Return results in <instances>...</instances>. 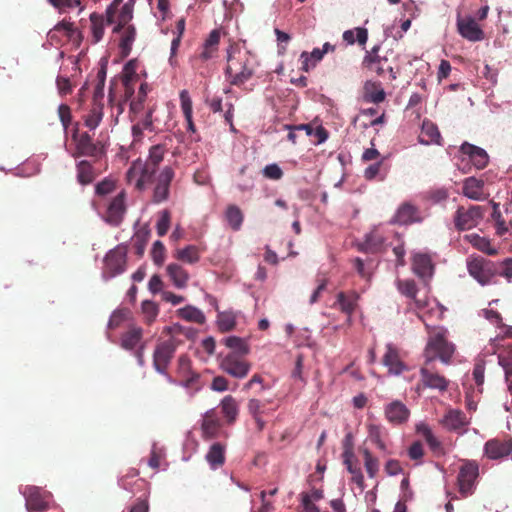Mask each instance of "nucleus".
Here are the masks:
<instances>
[{"instance_id": "f257e3e1", "label": "nucleus", "mask_w": 512, "mask_h": 512, "mask_svg": "<svg viewBox=\"0 0 512 512\" xmlns=\"http://www.w3.org/2000/svg\"><path fill=\"white\" fill-rule=\"evenodd\" d=\"M258 66L255 56L248 50L233 43L227 49L225 76L234 86H241L250 80Z\"/></svg>"}, {"instance_id": "f03ea898", "label": "nucleus", "mask_w": 512, "mask_h": 512, "mask_svg": "<svg viewBox=\"0 0 512 512\" xmlns=\"http://www.w3.org/2000/svg\"><path fill=\"white\" fill-rule=\"evenodd\" d=\"M428 333L426 346L423 350L424 361L433 364L439 359L443 364H450L456 351L454 343L448 340V331L444 327H431L425 323Z\"/></svg>"}, {"instance_id": "7ed1b4c3", "label": "nucleus", "mask_w": 512, "mask_h": 512, "mask_svg": "<svg viewBox=\"0 0 512 512\" xmlns=\"http://www.w3.org/2000/svg\"><path fill=\"white\" fill-rule=\"evenodd\" d=\"M92 204L94 208L98 210L103 220L109 225L117 227L123 222L124 216L127 211L125 191L122 190L116 196H114L107 203L102 212L100 210V200H93Z\"/></svg>"}, {"instance_id": "20e7f679", "label": "nucleus", "mask_w": 512, "mask_h": 512, "mask_svg": "<svg viewBox=\"0 0 512 512\" xmlns=\"http://www.w3.org/2000/svg\"><path fill=\"white\" fill-rule=\"evenodd\" d=\"M379 52L380 45H375L370 50H367L362 60L363 68L380 77H383L385 73L388 72L390 80H395L397 78V72L394 71L388 55L382 56Z\"/></svg>"}, {"instance_id": "39448f33", "label": "nucleus", "mask_w": 512, "mask_h": 512, "mask_svg": "<svg viewBox=\"0 0 512 512\" xmlns=\"http://www.w3.org/2000/svg\"><path fill=\"white\" fill-rule=\"evenodd\" d=\"M182 341L176 337L158 340L153 352V365L157 372L165 374Z\"/></svg>"}, {"instance_id": "423d86ee", "label": "nucleus", "mask_w": 512, "mask_h": 512, "mask_svg": "<svg viewBox=\"0 0 512 512\" xmlns=\"http://www.w3.org/2000/svg\"><path fill=\"white\" fill-rule=\"evenodd\" d=\"M136 0H113L106 9L107 24H115L113 32H119L123 25L128 24L133 19V10Z\"/></svg>"}, {"instance_id": "0eeeda50", "label": "nucleus", "mask_w": 512, "mask_h": 512, "mask_svg": "<svg viewBox=\"0 0 512 512\" xmlns=\"http://www.w3.org/2000/svg\"><path fill=\"white\" fill-rule=\"evenodd\" d=\"M469 274L481 285H487L496 275V268L492 261L481 256L471 255L467 259Z\"/></svg>"}, {"instance_id": "6e6552de", "label": "nucleus", "mask_w": 512, "mask_h": 512, "mask_svg": "<svg viewBox=\"0 0 512 512\" xmlns=\"http://www.w3.org/2000/svg\"><path fill=\"white\" fill-rule=\"evenodd\" d=\"M486 208L472 205L468 209L459 207L454 215V225L457 230L464 231L476 227L483 219Z\"/></svg>"}, {"instance_id": "1a4fd4ad", "label": "nucleus", "mask_w": 512, "mask_h": 512, "mask_svg": "<svg viewBox=\"0 0 512 512\" xmlns=\"http://www.w3.org/2000/svg\"><path fill=\"white\" fill-rule=\"evenodd\" d=\"M72 141L75 143L74 158L87 156L99 159L104 154L103 147L93 142L92 137L87 133H79L77 130L72 134Z\"/></svg>"}, {"instance_id": "9d476101", "label": "nucleus", "mask_w": 512, "mask_h": 512, "mask_svg": "<svg viewBox=\"0 0 512 512\" xmlns=\"http://www.w3.org/2000/svg\"><path fill=\"white\" fill-rule=\"evenodd\" d=\"M420 381L419 387L429 388L433 390H438L439 392H445L449 386V380L434 368L433 364H428L424 361L423 365L420 368Z\"/></svg>"}, {"instance_id": "9b49d317", "label": "nucleus", "mask_w": 512, "mask_h": 512, "mask_svg": "<svg viewBox=\"0 0 512 512\" xmlns=\"http://www.w3.org/2000/svg\"><path fill=\"white\" fill-rule=\"evenodd\" d=\"M245 356L230 352L222 358L220 368L234 378H245L251 369V364Z\"/></svg>"}, {"instance_id": "f8f14e48", "label": "nucleus", "mask_w": 512, "mask_h": 512, "mask_svg": "<svg viewBox=\"0 0 512 512\" xmlns=\"http://www.w3.org/2000/svg\"><path fill=\"white\" fill-rule=\"evenodd\" d=\"M479 476V466L475 461H465L460 467L457 482L459 492L466 497L474 491L476 479Z\"/></svg>"}, {"instance_id": "ddd939ff", "label": "nucleus", "mask_w": 512, "mask_h": 512, "mask_svg": "<svg viewBox=\"0 0 512 512\" xmlns=\"http://www.w3.org/2000/svg\"><path fill=\"white\" fill-rule=\"evenodd\" d=\"M25 498V506L28 512H43L49 507L50 493L37 486H26L22 491Z\"/></svg>"}, {"instance_id": "4468645a", "label": "nucleus", "mask_w": 512, "mask_h": 512, "mask_svg": "<svg viewBox=\"0 0 512 512\" xmlns=\"http://www.w3.org/2000/svg\"><path fill=\"white\" fill-rule=\"evenodd\" d=\"M153 176L152 169L147 168V164H143L140 159L134 161L126 173L127 181L135 182V186L139 190L144 189L146 184L152 181Z\"/></svg>"}, {"instance_id": "2eb2a0df", "label": "nucleus", "mask_w": 512, "mask_h": 512, "mask_svg": "<svg viewBox=\"0 0 512 512\" xmlns=\"http://www.w3.org/2000/svg\"><path fill=\"white\" fill-rule=\"evenodd\" d=\"M175 172L172 167L165 166L156 178V184L153 191V202L161 203L169 197V188L174 179Z\"/></svg>"}, {"instance_id": "dca6fc26", "label": "nucleus", "mask_w": 512, "mask_h": 512, "mask_svg": "<svg viewBox=\"0 0 512 512\" xmlns=\"http://www.w3.org/2000/svg\"><path fill=\"white\" fill-rule=\"evenodd\" d=\"M359 299L360 294L355 290H349L346 292L340 291L336 295V301L333 304V307L347 315V322L351 323V318L358 307Z\"/></svg>"}, {"instance_id": "f3484780", "label": "nucleus", "mask_w": 512, "mask_h": 512, "mask_svg": "<svg viewBox=\"0 0 512 512\" xmlns=\"http://www.w3.org/2000/svg\"><path fill=\"white\" fill-rule=\"evenodd\" d=\"M458 33L471 42L482 41L485 38L484 31L480 28L474 18L460 17L457 18Z\"/></svg>"}, {"instance_id": "a211bd4d", "label": "nucleus", "mask_w": 512, "mask_h": 512, "mask_svg": "<svg viewBox=\"0 0 512 512\" xmlns=\"http://www.w3.org/2000/svg\"><path fill=\"white\" fill-rule=\"evenodd\" d=\"M410 414L409 408L400 400L391 401L384 406L385 418L394 426L405 424Z\"/></svg>"}, {"instance_id": "6ab92c4d", "label": "nucleus", "mask_w": 512, "mask_h": 512, "mask_svg": "<svg viewBox=\"0 0 512 512\" xmlns=\"http://www.w3.org/2000/svg\"><path fill=\"white\" fill-rule=\"evenodd\" d=\"M422 220L423 217L419 208L411 202H404L398 207L392 222L399 225H410L419 223Z\"/></svg>"}, {"instance_id": "aec40b11", "label": "nucleus", "mask_w": 512, "mask_h": 512, "mask_svg": "<svg viewBox=\"0 0 512 512\" xmlns=\"http://www.w3.org/2000/svg\"><path fill=\"white\" fill-rule=\"evenodd\" d=\"M382 363L393 375H400L407 370V366L401 360L398 348L392 343L386 345V352L383 355Z\"/></svg>"}, {"instance_id": "412c9836", "label": "nucleus", "mask_w": 512, "mask_h": 512, "mask_svg": "<svg viewBox=\"0 0 512 512\" xmlns=\"http://www.w3.org/2000/svg\"><path fill=\"white\" fill-rule=\"evenodd\" d=\"M512 452L511 439H490L484 445L485 455L492 460H497L508 456Z\"/></svg>"}, {"instance_id": "4be33fe9", "label": "nucleus", "mask_w": 512, "mask_h": 512, "mask_svg": "<svg viewBox=\"0 0 512 512\" xmlns=\"http://www.w3.org/2000/svg\"><path fill=\"white\" fill-rule=\"evenodd\" d=\"M460 151L464 156H467L468 162H471L476 169L481 170L487 166L489 157L484 149L464 142L460 147Z\"/></svg>"}, {"instance_id": "5701e85b", "label": "nucleus", "mask_w": 512, "mask_h": 512, "mask_svg": "<svg viewBox=\"0 0 512 512\" xmlns=\"http://www.w3.org/2000/svg\"><path fill=\"white\" fill-rule=\"evenodd\" d=\"M104 262L109 277H114L125 271L126 254L121 249L111 250L106 255Z\"/></svg>"}, {"instance_id": "b1692460", "label": "nucleus", "mask_w": 512, "mask_h": 512, "mask_svg": "<svg viewBox=\"0 0 512 512\" xmlns=\"http://www.w3.org/2000/svg\"><path fill=\"white\" fill-rule=\"evenodd\" d=\"M462 193L471 200H486L489 194L484 192V181L475 177H468L463 181Z\"/></svg>"}, {"instance_id": "393cba45", "label": "nucleus", "mask_w": 512, "mask_h": 512, "mask_svg": "<svg viewBox=\"0 0 512 512\" xmlns=\"http://www.w3.org/2000/svg\"><path fill=\"white\" fill-rule=\"evenodd\" d=\"M439 423L448 431H458L468 425L466 415L459 409L447 410Z\"/></svg>"}, {"instance_id": "a878e982", "label": "nucleus", "mask_w": 512, "mask_h": 512, "mask_svg": "<svg viewBox=\"0 0 512 512\" xmlns=\"http://www.w3.org/2000/svg\"><path fill=\"white\" fill-rule=\"evenodd\" d=\"M343 462L347 467V470L352 475V481L361 489L363 490L365 487L364 484V476L362 474L361 467L357 460L354 459V452L352 451V448H346L345 451H343Z\"/></svg>"}, {"instance_id": "bb28decb", "label": "nucleus", "mask_w": 512, "mask_h": 512, "mask_svg": "<svg viewBox=\"0 0 512 512\" xmlns=\"http://www.w3.org/2000/svg\"><path fill=\"white\" fill-rule=\"evenodd\" d=\"M412 270L420 278H430L434 271V265L429 255L417 253L412 258Z\"/></svg>"}, {"instance_id": "cd10ccee", "label": "nucleus", "mask_w": 512, "mask_h": 512, "mask_svg": "<svg viewBox=\"0 0 512 512\" xmlns=\"http://www.w3.org/2000/svg\"><path fill=\"white\" fill-rule=\"evenodd\" d=\"M418 139L419 142L424 145H441L442 137L437 125L431 120L425 119L422 123L421 133Z\"/></svg>"}, {"instance_id": "c85d7f7f", "label": "nucleus", "mask_w": 512, "mask_h": 512, "mask_svg": "<svg viewBox=\"0 0 512 512\" xmlns=\"http://www.w3.org/2000/svg\"><path fill=\"white\" fill-rule=\"evenodd\" d=\"M220 426V420L217 418L215 410L211 409L207 411L201 424L203 438L211 439L216 437L218 435Z\"/></svg>"}, {"instance_id": "c756f323", "label": "nucleus", "mask_w": 512, "mask_h": 512, "mask_svg": "<svg viewBox=\"0 0 512 512\" xmlns=\"http://www.w3.org/2000/svg\"><path fill=\"white\" fill-rule=\"evenodd\" d=\"M220 37L221 35L218 29H214L210 32L202 46V51L199 54V58L201 60L207 61L216 56L220 44Z\"/></svg>"}, {"instance_id": "7c9ffc66", "label": "nucleus", "mask_w": 512, "mask_h": 512, "mask_svg": "<svg viewBox=\"0 0 512 512\" xmlns=\"http://www.w3.org/2000/svg\"><path fill=\"white\" fill-rule=\"evenodd\" d=\"M121 33L119 47L123 56H128L132 50V45L136 39V28L130 22L120 28Z\"/></svg>"}, {"instance_id": "2f4dec72", "label": "nucleus", "mask_w": 512, "mask_h": 512, "mask_svg": "<svg viewBox=\"0 0 512 512\" xmlns=\"http://www.w3.org/2000/svg\"><path fill=\"white\" fill-rule=\"evenodd\" d=\"M363 90V99L366 102L378 104L385 100L386 93L378 82L367 81Z\"/></svg>"}, {"instance_id": "473e14b6", "label": "nucleus", "mask_w": 512, "mask_h": 512, "mask_svg": "<svg viewBox=\"0 0 512 512\" xmlns=\"http://www.w3.org/2000/svg\"><path fill=\"white\" fill-rule=\"evenodd\" d=\"M205 458L212 469L220 468L225 463V445L220 442L213 443Z\"/></svg>"}, {"instance_id": "72a5a7b5", "label": "nucleus", "mask_w": 512, "mask_h": 512, "mask_svg": "<svg viewBox=\"0 0 512 512\" xmlns=\"http://www.w3.org/2000/svg\"><path fill=\"white\" fill-rule=\"evenodd\" d=\"M221 412L225 417L228 424H232L236 421L239 414V404L237 400L231 395L225 396L221 403Z\"/></svg>"}, {"instance_id": "f704fd0d", "label": "nucleus", "mask_w": 512, "mask_h": 512, "mask_svg": "<svg viewBox=\"0 0 512 512\" xmlns=\"http://www.w3.org/2000/svg\"><path fill=\"white\" fill-rule=\"evenodd\" d=\"M77 181L81 185H88L92 183L97 177V172L93 165L87 160H81L76 165Z\"/></svg>"}, {"instance_id": "c9c22d12", "label": "nucleus", "mask_w": 512, "mask_h": 512, "mask_svg": "<svg viewBox=\"0 0 512 512\" xmlns=\"http://www.w3.org/2000/svg\"><path fill=\"white\" fill-rule=\"evenodd\" d=\"M179 98L181 103V109L187 122V130L194 133L196 131V128L192 119V100L189 96L188 91L182 90L179 94Z\"/></svg>"}, {"instance_id": "e433bc0d", "label": "nucleus", "mask_w": 512, "mask_h": 512, "mask_svg": "<svg viewBox=\"0 0 512 512\" xmlns=\"http://www.w3.org/2000/svg\"><path fill=\"white\" fill-rule=\"evenodd\" d=\"M167 273L177 288H184L187 285L189 275L187 271L176 263L167 266Z\"/></svg>"}, {"instance_id": "4c0bfd02", "label": "nucleus", "mask_w": 512, "mask_h": 512, "mask_svg": "<svg viewBox=\"0 0 512 512\" xmlns=\"http://www.w3.org/2000/svg\"><path fill=\"white\" fill-rule=\"evenodd\" d=\"M465 239L477 250L487 254V255H496L497 249L491 246L490 240L482 237L476 233H472L465 236Z\"/></svg>"}, {"instance_id": "58836bf2", "label": "nucleus", "mask_w": 512, "mask_h": 512, "mask_svg": "<svg viewBox=\"0 0 512 512\" xmlns=\"http://www.w3.org/2000/svg\"><path fill=\"white\" fill-rule=\"evenodd\" d=\"M176 313L180 318L188 322H193L202 325L206 321L204 313L200 309L192 305H187L183 308H180L176 311Z\"/></svg>"}, {"instance_id": "ea45409f", "label": "nucleus", "mask_w": 512, "mask_h": 512, "mask_svg": "<svg viewBox=\"0 0 512 512\" xmlns=\"http://www.w3.org/2000/svg\"><path fill=\"white\" fill-rule=\"evenodd\" d=\"M324 57L322 50L320 48H314L311 53L306 51L302 52L300 55L301 60V70L308 72L311 68H314L318 62H320Z\"/></svg>"}, {"instance_id": "a19ab883", "label": "nucleus", "mask_w": 512, "mask_h": 512, "mask_svg": "<svg viewBox=\"0 0 512 512\" xmlns=\"http://www.w3.org/2000/svg\"><path fill=\"white\" fill-rule=\"evenodd\" d=\"M143 330L140 327H132L121 338V346L124 349H134L142 339Z\"/></svg>"}, {"instance_id": "79ce46f5", "label": "nucleus", "mask_w": 512, "mask_h": 512, "mask_svg": "<svg viewBox=\"0 0 512 512\" xmlns=\"http://www.w3.org/2000/svg\"><path fill=\"white\" fill-rule=\"evenodd\" d=\"M107 17L102 14L92 13L90 15L92 39L94 43L99 42L104 36V26Z\"/></svg>"}, {"instance_id": "37998d69", "label": "nucleus", "mask_w": 512, "mask_h": 512, "mask_svg": "<svg viewBox=\"0 0 512 512\" xmlns=\"http://www.w3.org/2000/svg\"><path fill=\"white\" fill-rule=\"evenodd\" d=\"M106 73V65H102L96 75V84L94 87L92 103L103 104Z\"/></svg>"}, {"instance_id": "c03bdc74", "label": "nucleus", "mask_w": 512, "mask_h": 512, "mask_svg": "<svg viewBox=\"0 0 512 512\" xmlns=\"http://www.w3.org/2000/svg\"><path fill=\"white\" fill-rule=\"evenodd\" d=\"M164 154V145L157 144L150 148L148 159L143 162V164H147V168L152 169L153 175L155 174L158 165L163 161Z\"/></svg>"}, {"instance_id": "a18cd8bd", "label": "nucleus", "mask_w": 512, "mask_h": 512, "mask_svg": "<svg viewBox=\"0 0 512 512\" xmlns=\"http://www.w3.org/2000/svg\"><path fill=\"white\" fill-rule=\"evenodd\" d=\"M103 118V104L92 103V107L85 116V125L91 129H96Z\"/></svg>"}, {"instance_id": "49530a36", "label": "nucleus", "mask_w": 512, "mask_h": 512, "mask_svg": "<svg viewBox=\"0 0 512 512\" xmlns=\"http://www.w3.org/2000/svg\"><path fill=\"white\" fill-rule=\"evenodd\" d=\"M175 257L185 263L194 264L200 259L199 249L195 245H188L176 251Z\"/></svg>"}, {"instance_id": "de8ad7c7", "label": "nucleus", "mask_w": 512, "mask_h": 512, "mask_svg": "<svg viewBox=\"0 0 512 512\" xmlns=\"http://www.w3.org/2000/svg\"><path fill=\"white\" fill-rule=\"evenodd\" d=\"M225 216L228 224L233 230L237 231L240 229L243 223V213L239 207L236 205H229L227 207Z\"/></svg>"}, {"instance_id": "09e8293b", "label": "nucleus", "mask_w": 512, "mask_h": 512, "mask_svg": "<svg viewBox=\"0 0 512 512\" xmlns=\"http://www.w3.org/2000/svg\"><path fill=\"white\" fill-rule=\"evenodd\" d=\"M217 325L221 332H228L236 326V316L231 311L219 312L217 315Z\"/></svg>"}, {"instance_id": "8fccbe9b", "label": "nucleus", "mask_w": 512, "mask_h": 512, "mask_svg": "<svg viewBox=\"0 0 512 512\" xmlns=\"http://www.w3.org/2000/svg\"><path fill=\"white\" fill-rule=\"evenodd\" d=\"M224 344L232 350L231 352L238 353L239 355H247L250 351L247 342L237 336H229L225 338Z\"/></svg>"}, {"instance_id": "3c124183", "label": "nucleus", "mask_w": 512, "mask_h": 512, "mask_svg": "<svg viewBox=\"0 0 512 512\" xmlns=\"http://www.w3.org/2000/svg\"><path fill=\"white\" fill-rule=\"evenodd\" d=\"M150 237V231L147 229L138 230L132 238L135 254L142 256L145 251L146 244Z\"/></svg>"}, {"instance_id": "603ef678", "label": "nucleus", "mask_w": 512, "mask_h": 512, "mask_svg": "<svg viewBox=\"0 0 512 512\" xmlns=\"http://www.w3.org/2000/svg\"><path fill=\"white\" fill-rule=\"evenodd\" d=\"M163 333L169 335V337H176L178 335H184L188 339H193L196 335V330L191 327H185L181 324L175 323L171 326L165 327Z\"/></svg>"}, {"instance_id": "864d4df0", "label": "nucleus", "mask_w": 512, "mask_h": 512, "mask_svg": "<svg viewBox=\"0 0 512 512\" xmlns=\"http://www.w3.org/2000/svg\"><path fill=\"white\" fill-rule=\"evenodd\" d=\"M147 97V84H141L136 98L130 103V111L133 115L137 116L144 109V103Z\"/></svg>"}, {"instance_id": "5fc2aeb1", "label": "nucleus", "mask_w": 512, "mask_h": 512, "mask_svg": "<svg viewBox=\"0 0 512 512\" xmlns=\"http://www.w3.org/2000/svg\"><path fill=\"white\" fill-rule=\"evenodd\" d=\"M116 190V180L106 177L95 185V195L103 198Z\"/></svg>"}, {"instance_id": "6e6d98bb", "label": "nucleus", "mask_w": 512, "mask_h": 512, "mask_svg": "<svg viewBox=\"0 0 512 512\" xmlns=\"http://www.w3.org/2000/svg\"><path fill=\"white\" fill-rule=\"evenodd\" d=\"M368 437L376 447L382 451L387 452V446L382 439V429L378 425L371 424L368 426Z\"/></svg>"}, {"instance_id": "4d7b16f0", "label": "nucleus", "mask_w": 512, "mask_h": 512, "mask_svg": "<svg viewBox=\"0 0 512 512\" xmlns=\"http://www.w3.org/2000/svg\"><path fill=\"white\" fill-rule=\"evenodd\" d=\"M364 466L370 478H374L379 471V460L368 449L363 450Z\"/></svg>"}, {"instance_id": "13d9d810", "label": "nucleus", "mask_w": 512, "mask_h": 512, "mask_svg": "<svg viewBox=\"0 0 512 512\" xmlns=\"http://www.w3.org/2000/svg\"><path fill=\"white\" fill-rule=\"evenodd\" d=\"M141 310L144 315V321L147 324H151L152 322H154V320L159 314L158 305L150 300H144L142 302Z\"/></svg>"}, {"instance_id": "bf43d9fd", "label": "nucleus", "mask_w": 512, "mask_h": 512, "mask_svg": "<svg viewBox=\"0 0 512 512\" xmlns=\"http://www.w3.org/2000/svg\"><path fill=\"white\" fill-rule=\"evenodd\" d=\"M154 111H155V106H152L148 109V111L146 112V114L143 117L134 115V120H136V123H141L142 127L145 130L154 131L157 128L155 126V123L158 122L157 118H153Z\"/></svg>"}, {"instance_id": "052dcab7", "label": "nucleus", "mask_w": 512, "mask_h": 512, "mask_svg": "<svg viewBox=\"0 0 512 512\" xmlns=\"http://www.w3.org/2000/svg\"><path fill=\"white\" fill-rule=\"evenodd\" d=\"M398 291L408 298L415 299L418 289L414 280H397Z\"/></svg>"}, {"instance_id": "680f3d73", "label": "nucleus", "mask_w": 512, "mask_h": 512, "mask_svg": "<svg viewBox=\"0 0 512 512\" xmlns=\"http://www.w3.org/2000/svg\"><path fill=\"white\" fill-rule=\"evenodd\" d=\"M180 384L194 393L200 391L202 388V384L200 382V374L197 372L181 378Z\"/></svg>"}, {"instance_id": "e2e57ef3", "label": "nucleus", "mask_w": 512, "mask_h": 512, "mask_svg": "<svg viewBox=\"0 0 512 512\" xmlns=\"http://www.w3.org/2000/svg\"><path fill=\"white\" fill-rule=\"evenodd\" d=\"M424 198L433 204H438L448 198V190L445 188L431 189L425 192Z\"/></svg>"}, {"instance_id": "0e129e2a", "label": "nucleus", "mask_w": 512, "mask_h": 512, "mask_svg": "<svg viewBox=\"0 0 512 512\" xmlns=\"http://www.w3.org/2000/svg\"><path fill=\"white\" fill-rule=\"evenodd\" d=\"M484 373H485V362L484 360H479L475 363L473 368V379L477 385L478 391H483V384H484Z\"/></svg>"}, {"instance_id": "69168bd1", "label": "nucleus", "mask_w": 512, "mask_h": 512, "mask_svg": "<svg viewBox=\"0 0 512 512\" xmlns=\"http://www.w3.org/2000/svg\"><path fill=\"white\" fill-rule=\"evenodd\" d=\"M165 253L164 244L159 240L155 241L151 250V256L156 265L161 266L164 263Z\"/></svg>"}, {"instance_id": "338daca9", "label": "nucleus", "mask_w": 512, "mask_h": 512, "mask_svg": "<svg viewBox=\"0 0 512 512\" xmlns=\"http://www.w3.org/2000/svg\"><path fill=\"white\" fill-rule=\"evenodd\" d=\"M170 221V212L168 210L162 211L156 225L157 234L160 237H163L168 232L170 227Z\"/></svg>"}, {"instance_id": "774afa93", "label": "nucleus", "mask_w": 512, "mask_h": 512, "mask_svg": "<svg viewBox=\"0 0 512 512\" xmlns=\"http://www.w3.org/2000/svg\"><path fill=\"white\" fill-rule=\"evenodd\" d=\"M192 370L191 360L188 355L183 354L178 358V373L181 378L194 373Z\"/></svg>"}]
</instances>
